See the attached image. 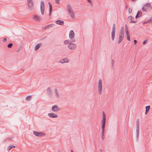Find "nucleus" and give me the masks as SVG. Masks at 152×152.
Segmentation results:
<instances>
[{"mask_svg":"<svg viewBox=\"0 0 152 152\" xmlns=\"http://www.w3.org/2000/svg\"><path fill=\"white\" fill-rule=\"evenodd\" d=\"M136 124L137 126L136 127V137L137 138L139 137V128H140V124L139 120V119H137Z\"/></svg>","mask_w":152,"mask_h":152,"instance_id":"nucleus-1","label":"nucleus"},{"mask_svg":"<svg viewBox=\"0 0 152 152\" xmlns=\"http://www.w3.org/2000/svg\"><path fill=\"white\" fill-rule=\"evenodd\" d=\"M98 89L99 94H101L102 90V82L101 79L99 80L98 83Z\"/></svg>","mask_w":152,"mask_h":152,"instance_id":"nucleus-2","label":"nucleus"},{"mask_svg":"<svg viewBox=\"0 0 152 152\" xmlns=\"http://www.w3.org/2000/svg\"><path fill=\"white\" fill-rule=\"evenodd\" d=\"M28 7L30 10H32L33 8V4L32 0H27Z\"/></svg>","mask_w":152,"mask_h":152,"instance_id":"nucleus-3","label":"nucleus"},{"mask_svg":"<svg viewBox=\"0 0 152 152\" xmlns=\"http://www.w3.org/2000/svg\"><path fill=\"white\" fill-rule=\"evenodd\" d=\"M45 4L44 2L42 1L41 2L40 10L42 14L43 15L44 13Z\"/></svg>","mask_w":152,"mask_h":152,"instance_id":"nucleus-4","label":"nucleus"},{"mask_svg":"<svg viewBox=\"0 0 152 152\" xmlns=\"http://www.w3.org/2000/svg\"><path fill=\"white\" fill-rule=\"evenodd\" d=\"M115 23H113L111 32V38H115Z\"/></svg>","mask_w":152,"mask_h":152,"instance_id":"nucleus-5","label":"nucleus"},{"mask_svg":"<svg viewBox=\"0 0 152 152\" xmlns=\"http://www.w3.org/2000/svg\"><path fill=\"white\" fill-rule=\"evenodd\" d=\"M124 29L123 27H122L119 34V38H124Z\"/></svg>","mask_w":152,"mask_h":152,"instance_id":"nucleus-6","label":"nucleus"},{"mask_svg":"<svg viewBox=\"0 0 152 152\" xmlns=\"http://www.w3.org/2000/svg\"><path fill=\"white\" fill-rule=\"evenodd\" d=\"M34 134L36 136L42 137L45 135V134L42 132H38L36 131H34Z\"/></svg>","mask_w":152,"mask_h":152,"instance_id":"nucleus-7","label":"nucleus"},{"mask_svg":"<svg viewBox=\"0 0 152 152\" xmlns=\"http://www.w3.org/2000/svg\"><path fill=\"white\" fill-rule=\"evenodd\" d=\"M77 47V45L73 43H71L68 45V47L69 49L71 50H74Z\"/></svg>","mask_w":152,"mask_h":152,"instance_id":"nucleus-8","label":"nucleus"},{"mask_svg":"<svg viewBox=\"0 0 152 152\" xmlns=\"http://www.w3.org/2000/svg\"><path fill=\"white\" fill-rule=\"evenodd\" d=\"M47 90L48 92V94L50 96H52L53 94V91L51 88L48 87Z\"/></svg>","mask_w":152,"mask_h":152,"instance_id":"nucleus-9","label":"nucleus"},{"mask_svg":"<svg viewBox=\"0 0 152 152\" xmlns=\"http://www.w3.org/2000/svg\"><path fill=\"white\" fill-rule=\"evenodd\" d=\"M125 31L127 36V38H130V35L129 33V30L126 24L125 25Z\"/></svg>","mask_w":152,"mask_h":152,"instance_id":"nucleus-10","label":"nucleus"},{"mask_svg":"<svg viewBox=\"0 0 152 152\" xmlns=\"http://www.w3.org/2000/svg\"><path fill=\"white\" fill-rule=\"evenodd\" d=\"M128 20L130 21V23H135L137 22V21H133L132 20L134 19V18L132 16H130L128 17Z\"/></svg>","mask_w":152,"mask_h":152,"instance_id":"nucleus-11","label":"nucleus"},{"mask_svg":"<svg viewBox=\"0 0 152 152\" xmlns=\"http://www.w3.org/2000/svg\"><path fill=\"white\" fill-rule=\"evenodd\" d=\"M68 12L70 17L72 18H73L75 16V14L73 10H70L68 11Z\"/></svg>","mask_w":152,"mask_h":152,"instance_id":"nucleus-12","label":"nucleus"},{"mask_svg":"<svg viewBox=\"0 0 152 152\" xmlns=\"http://www.w3.org/2000/svg\"><path fill=\"white\" fill-rule=\"evenodd\" d=\"M52 110L54 112H57L60 110L56 105H55L53 106L52 107Z\"/></svg>","mask_w":152,"mask_h":152,"instance_id":"nucleus-13","label":"nucleus"},{"mask_svg":"<svg viewBox=\"0 0 152 152\" xmlns=\"http://www.w3.org/2000/svg\"><path fill=\"white\" fill-rule=\"evenodd\" d=\"M48 116L51 118H56L58 117L57 115L52 113H48Z\"/></svg>","mask_w":152,"mask_h":152,"instance_id":"nucleus-14","label":"nucleus"},{"mask_svg":"<svg viewBox=\"0 0 152 152\" xmlns=\"http://www.w3.org/2000/svg\"><path fill=\"white\" fill-rule=\"evenodd\" d=\"M105 123L102 122V135L104 134V128L105 126Z\"/></svg>","mask_w":152,"mask_h":152,"instance_id":"nucleus-15","label":"nucleus"},{"mask_svg":"<svg viewBox=\"0 0 152 152\" xmlns=\"http://www.w3.org/2000/svg\"><path fill=\"white\" fill-rule=\"evenodd\" d=\"M75 36V33L74 31L73 30H71L69 33V38H73Z\"/></svg>","mask_w":152,"mask_h":152,"instance_id":"nucleus-16","label":"nucleus"},{"mask_svg":"<svg viewBox=\"0 0 152 152\" xmlns=\"http://www.w3.org/2000/svg\"><path fill=\"white\" fill-rule=\"evenodd\" d=\"M55 23L58 24L60 25H63L64 24V22L63 21L58 20H56Z\"/></svg>","mask_w":152,"mask_h":152,"instance_id":"nucleus-17","label":"nucleus"},{"mask_svg":"<svg viewBox=\"0 0 152 152\" xmlns=\"http://www.w3.org/2000/svg\"><path fill=\"white\" fill-rule=\"evenodd\" d=\"M42 43H39L37 44L35 47L34 50L35 51L38 50L40 47L42 45Z\"/></svg>","mask_w":152,"mask_h":152,"instance_id":"nucleus-18","label":"nucleus"},{"mask_svg":"<svg viewBox=\"0 0 152 152\" xmlns=\"http://www.w3.org/2000/svg\"><path fill=\"white\" fill-rule=\"evenodd\" d=\"M142 15V12H141L139 11L135 16V18L137 19V18L140 17Z\"/></svg>","mask_w":152,"mask_h":152,"instance_id":"nucleus-19","label":"nucleus"},{"mask_svg":"<svg viewBox=\"0 0 152 152\" xmlns=\"http://www.w3.org/2000/svg\"><path fill=\"white\" fill-rule=\"evenodd\" d=\"M103 114V118L102 121V122L105 123L106 121V115L104 112L103 111L102 113Z\"/></svg>","mask_w":152,"mask_h":152,"instance_id":"nucleus-20","label":"nucleus"},{"mask_svg":"<svg viewBox=\"0 0 152 152\" xmlns=\"http://www.w3.org/2000/svg\"><path fill=\"white\" fill-rule=\"evenodd\" d=\"M48 4H49V16H51V13H52V5L50 4V2H48Z\"/></svg>","mask_w":152,"mask_h":152,"instance_id":"nucleus-21","label":"nucleus"},{"mask_svg":"<svg viewBox=\"0 0 152 152\" xmlns=\"http://www.w3.org/2000/svg\"><path fill=\"white\" fill-rule=\"evenodd\" d=\"M55 93L56 95V97L57 98H59L60 96V94L58 91L57 88H55Z\"/></svg>","mask_w":152,"mask_h":152,"instance_id":"nucleus-22","label":"nucleus"},{"mask_svg":"<svg viewBox=\"0 0 152 152\" xmlns=\"http://www.w3.org/2000/svg\"><path fill=\"white\" fill-rule=\"evenodd\" d=\"M34 18L36 20H39L41 19V17L37 15H34Z\"/></svg>","mask_w":152,"mask_h":152,"instance_id":"nucleus-23","label":"nucleus"},{"mask_svg":"<svg viewBox=\"0 0 152 152\" xmlns=\"http://www.w3.org/2000/svg\"><path fill=\"white\" fill-rule=\"evenodd\" d=\"M66 7L68 11L70 10H72V8L71 7V5L69 4H68L67 5Z\"/></svg>","mask_w":152,"mask_h":152,"instance_id":"nucleus-24","label":"nucleus"},{"mask_svg":"<svg viewBox=\"0 0 152 152\" xmlns=\"http://www.w3.org/2000/svg\"><path fill=\"white\" fill-rule=\"evenodd\" d=\"M15 146L13 145H11L8 146L7 148V150L8 151H10L11 150L12 148H15Z\"/></svg>","mask_w":152,"mask_h":152,"instance_id":"nucleus-25","label":"nucleus"},{"mask_svg":"<svg viewBox=\"0 0 152 152\" xmlns=\"http://www.w3.org/2000/svg\"><path fill=\"white\" fill-rule=\"evenodd\" d=\"M31 97L32 96L31 95L28 96L26 97V99L27 101H29L31 99Z\"/></svg>","mask_w":152,"mask_h":152,"instance_id":"nucleus-26","label":"nucleus"},{"mask_svg":"<svg viewBox=\"0 0 152 152\" xmlns=\"http://www.w3.org/2000/svg\"><path fill=\"white\" fill-rule=\"evenodd\" d=\"M63 62H64L65 63H67L69 61V59L67 58H64L63 59Z\"/></svg>","mask_w":152,"mask_h":152,"instance_id":"nucleus-27","label":"nucleus"},{"mask_svg":"<svg viewBox=\"0 0 152 152\" xmlns=\"http://www.w3.org/2000/svg\"><path fill=\"white\" fill-rule=\"evenodd\" d=\"M13 46V44L12 43H10L7 45V47L9 48H10L12 47Z\"/></svg>","mask_w":152,"mask_h":152,"instance_id":"nucleus-28","label":"nucleus"},{"mask_svg":"<svg viewBox=\"0 0 152 152\" xmlns=\"http://www.w3.org/2000/svg\"><path fill=\"white\" fill-rule=\"evenodd\" d=\"M144 6L145 7H149L151 6V4L149 3H147L145 4Z\"/></svg>","mask_w":152,"mask_h":152,"instance_id":"nucleus-29","label":"nucleus"},{"mask_svg":"<svg viewBox=\"0 0 152 152\" xmlns=\"http://www.w3.org/2000/svg\"><path fill=\"white\" fill-rule=\"evenodd\" d=\"M150 108V105L146 106L145 107V109H146V110L149 111Z\"/></svg>","mask_w":152,"mask_h":152,"instance_id":"nucleus-30","label":"nucleus"},{"mask_svg":"<svg viewBox=\"0 0 152 152\" xmlns=\"http://www.w3.org/2000/svg\"><path fill=\"white\" fill-rule=\"evenodd\" d=\"M54 25L53 24H52L51 25H47L46 26H45V27H44V28H46L47 27H48L51 26V27H52L53 26H54Z\"/></svg>","mask_w":152,"mask_h":152,"instance_id":"nucleus-31","label":"nucleus"},{"mask_svg":"<svg viewBox=\"0 0 152 152\" xmlns=\"http://www.w3.org/2000/svg\"><path fill=\"white\" fill-rule=\"evenodd\" d=\"M152 20V17H151L148 20L146 21L147 23L151 22Z\"/></svg>","mask_w":152,"mask_h":152,"instance_id":"nucleus-32","label":"nucleus"},{"mask_svg":"<svg viewBox=\"0 0 152 152\" xmlns=\"http://www.w3.org/2000/svg\"><path fill=\"white\" fill-rule=\"evenodd\" d=\"M114 62H114V60L113 59H112L111 60V64H112V67H113L114 66Z\"/></svg>","mask_w":152,"mask_h":152,"instance_id":"nucleus-33","label":"nucleus"},{"mask_svg":"<svg viewBox=\"0 0 152 152\" xmlns=\"http://www.w3.org/2000/svg\"><path fill=\"white\" fill-rule=\"evenodd\" d=\"M132 9L131 8H129V13H132Z\"/></svg>","mask_w":152,"mask_h":152,"instance_id":"nucleus-34","label":"nucleus"},{"mask_svg":"<svg viewBox=\"0 0 152 152\" xmlns=\"http://www.w3.org/2000/svg\"><path fill=\"white\" fill-rule=\"evenodd\" d=\"M123 40V39H119L118 44H120Z\"/></svg>","mask_w":152,"mask_h":152,"instance_id":"nucleus-35","label":"nucleus"},{"mask_svg":"<svg viewBox=\"0 0 152 152\" xmlns=\"http://www.w3.org/2000/svg\"><path fill=\"white\" fill-rule=\"evenodd\" d=\"M63 60H64L63 59H61V60H60V61H59L58 62L61 63L62 64H63L64 63H65L64 62H64Z\"/></svg>","mask_w":152,"mask_h":152,"instance_id":"nucleus-36","label":"nucleus"},{"mask_svg":"<svg viewBox=\"0 0 152 152\" xmlns=\"http://www.w3.org/2000/svg\"><path fill=\"white\" fill-rule=\"evenodd\" d=\"M147 41H148L147 39H145V40L144 41V42H143V44L145 45V44H146V43H147Z\"/></svg>","mask_w":152,"mask_h":152,"instance_id":"nucleus-37","label":"nucleus"},{"mask_svg":"<svg viewBox=\"0 0 152 152\" xmlns=\"http://www.w3.org/2000/svg\"><path fill=\"white\" fill-rule=\"evenodd\" d=\"M68 43V40H66L64 42V43L65 44H66Z\"/></svg>","mask_w":152,"mask_h":152,"instance_id":"nucleus-38","label":"nucleus"},{"mask_svg":"<svg viewBox=\"0 0 152 152\" xmlns=\"http://www.w3.org/2000/svg\"><path fill=\"white\" fill-rule=\"evenodd\" d=\"M142 10L144 12H146L147 9L144 7H143L142 8Z\"/></svg>","mask_w":152,"mask_h":152,"instance_id":"nucleus-39","label":"nucleus"},{"mask_svg":"<svg viewBox=\"0 0 152 152\" xmlns=\"http://www.w3.org/2000/svg\"><path fill=\"white\" fill-rule=\"evenodd\" d=\"M56 1L57 4H59L60 3L59 0H56Z\"/></svg>","mask_w":152,"mask_h":152,"instance_id":"nucleus-40","label":"nucleus"},{"mask_svg":"<svg viewBox=\"0 0 152 152\" xmlns=\"http://www.w3.org/2000/svg\"><path fill=\"white\" fill-rule=\"evenodd\" d=\"M88 2L90 4H91L92 3V1L91 0H87Z\"/></svg>","mask_w":152,"mask_h":152,"instance_id":"nucleus-41","label":"nucleus"},{"mask_svg":"<svg viewBox=\"0 0 152 152\" xmlns=\"http://www.w3.org/2000/svg\"><path fill=\"white\" fill-rule=\"evenodd\" d=\"M102 140H104V134L102 135Z\"/></svg>","mask_w":152,"mask_h":152,"instance_id":"nucleus-42","label":"nucleus"},{"mask_svg":"<svg viewBox=\"0 0 152 152\" xmlns=\"http://www.w3.org/2000/svg\"><path fill=\"white\" fill-rule=\"evenodd\" d=\"M137 42V40H134V44H136Z\"/></svg>","mask_w":152,"mask_h":152,"instance_id":"nucleus-43","label":"nucleus"},{"mask_svg":"<svg viewBox=\"0 0 152 152\" xmlns=\"http://www.w3.org/2000/svg\"><path fill=\"white\" fill-rule=\"evenodd\" d=\"M147 21H146V22H143L142 23V24L144 25H145V24L147 23Z\"/></svg>","mask_w":152,"mask_h":152,"instance_id":"nucleus-44","label":"nucleus"},{"mask_svg":"<svg viewBox=\"0 0 152 152\" xmlns=\"http://www.w3.org/2000/svg\"><path fill=\"white\" fill-rule=\"evenodd\" d=\"M7 40V39H3V42H5Z\"/></svg>","mask_w":152,"mask_h":152,"instance_id":"nucleus-45","label":"nucleus"},{"mask_svg":"<svg viewBox=\"0 0 152 152\" xmlns=\"http://www.w3.org/2000/svg\"><path fill=\"white\" fill-rule=\"evenodd\" d=\"M148 111H148V110H145V114H147L148 112Z\"/></svg>","mask_w":152,"mask_h":152,"instance_id":"nucleus-46","label":"nucleus"},{"mask_svg":"<svg viewBox=\"0 0 152 152\" xmlns=\"http://www.w3.org/2000/svg\"><path fill=\"white\" fill-rule=\"evenodd\" d=\"M99 152H102V149L99 150Z\"/></svg>","mask_w":152,"mask_h":152,"instance_id":"nucleus-47","label":"nucleus"},{"mask_svg":"<svg viewBox=\"0 0 152 152\" xmlns=\"http://www.w3.org/2000/svg\"><path fill=\"white\" fill-rule=\"evenodd\" d=\"M132 1L135 2L137 0H131Z\"/></svg>","mask_w":152,"mask_h":152,"instance_id":"nucleus-48","label":"nucleus"},{"mask_svg":"<svg viewBox=\"0 0 152 152\" xmlns=\"http://www.w3.org/2000/svg\"><path fill=\"white\" fill-rule=\"evenodd\" d=\"M57 152H61V151L59 150H57Z\"/></svg>","mask_w":152,"mask_h":152,"instance_id":"nucleus-49","label":"nucleus"},{"mask_svg":"<svg viewBox=\"0 0 152 152\" xmlns=\"http://www.w3.org/2000/svg\"><path fill=\"white\" fill-rule=\"evenodd\" d=\"M150 10H152V6L150 8Z\"/></svg>","mask_w":152,"mask_h":152,"instance_id":"nucleus-50","label":"nucleus"},{"mask_svg":"<svg viewBox=\"0 0 152 152\" xmlns=\"http://www.w3.org/2000/svg\"><path fill=\"white\" fill-rule=\"evenodd\" d=\"M8 140H11V138H8Z\"/></svg>","mask_w":152,"mask_h":152,"instance_id":"nucleus-51","label":"nucleus"},{"mask_svg":"<svg viewBox=\"0 0 152 152\" xmlns=\"http://www.w3.org/2000/svg\"><path fill=\"white\" fill-rule=\"evenodd\" d=\"M127 39L129 41H130V39Z\"/></svg>","mask_w":152,"mask_h":152,"instance_id":"nucleus-52","label":"nucleus"},{"mask_svg":"<svg viewBox=\"0 0 152 152\" xmlns=\"http://www.w3.org/2000/svg\"><path fill=\"white\" fill-rule=\"evenodd\" d=\"M72 41H75V40H73Z\"/></svg>","mask_w":152,"mask_h":152,"instance_id":"nucleus-53","label":"nucleus"},{"mask_svg":"<svg viewBox=\"0 0 152 152\" xmlns=\"http://www.w3.org/2000/svg\"><path fill=\"white\" fill-rule=\"evenodd\" d=\"M71 152H73V151L72 150H71Z\"/></svg>","mask_w":152,"mask_h":152,"instance_id":"nucleus-54","label":"nucleus"},{"mask_svg":"<svg viewBox=\"0 0 152 152\" xmlns=\"http://www.w3.org/2000/svg\"><path fill=\"white\" fill-rule=\"evenodd\" d=\"M113 41L114 40V39H112Z\"/></svg>","mask_w":152,"mask_h":152,"instance_id":"nucleus-55","label":"nucleus"}]
</instances>
